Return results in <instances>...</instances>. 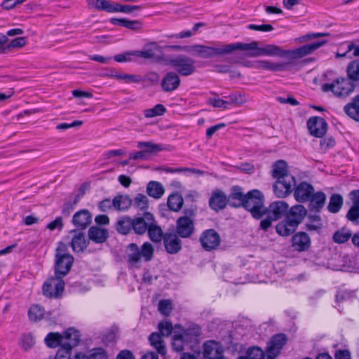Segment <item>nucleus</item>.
Wrapping results in <instances>:
<instances>
[{
  "instance_id": "1",
  "label": "nucleus",
  "mask_w": 359,
  "mask_h": 359,
  "mask_svg": "<svg viewBox=\"0 0 359 359\" xmlns=\"http://www.w3.org/2000/svg\"><path fill=\"white\" fill-rule=\"evenodd\" d=\"M257 41H252L249 43H236L222 45L219 47L206 46L203 45H194L188 46L187 52L194 53L202 58H211L224 54L231 53L236 50H249L248 55L251 57L259 56H280L289 57H298L304 53V48L295 51H283L274 44H266L259 46Z\"/></svg>"
},
{
  "instance_id": "2",
  "label": "nucleus",
  "mask_w": 359,
  "mask_h": 359,
  "mask_svg": "<svg viewBox=\"0 0 359 359\" xmlns=\"http://www.w3.org/2000/svg\"><path fill=\"white\" fill-rule=\"evenodd\" d=\"M272 176L276 179L273 186L275 195L278 198H285L292 193L296 180L287 170L285 161L279 160L273 165Z\"/></svg>"
},
{
  "instance_id": "3",
  "label": "nucleus",
  "mask_w": 359,
  "mask_h": 359,
  "mask_svg": "<svg viewBox=\"0 0 359 359\" xmlns=\"http://www.w3.org/2000/svg\"><path fill=\"white\" fill-rule=\"evenodd\" d=\"M327 41L326 40H323L320 41H317V42H314L313 43L302 46H301L298 48L294 49V50H283L280 46H277L278 48H280L283 51H290L291 52V51H295L300 48H304V53L302 54V56H299L298 57H280V56L274 55L273 57H281V58L287 59L288 61L285 62H273L271 60H258V61L255 62L254 67L258 69L270 70L272 72L284 71L287 69V67L289 65L292 63L293 60L302 58L308 55L311 54L316 50H317L320 47H321L323 45H325V43H327Z\"/></svg>"
},
{
  "instance_id": "4",
  "label": "nucleus",
  "mask_w": 359,
  "mask_h": 359,
  "mask_svg": "<svg viewBox=\"0 0 359 359\" xmlns=\"http://www.w3.org/2000/svg\"><path fill=\"white\" fill-rule=\"evenodd\" d=\"M154 248L153 245L145 242L140 247L136 243H130L126 248L125 259L131 267H139L141 261L148 262L154 257Z\"/></svg>"
},
{
  "instance_id": "5",
  "label": "nucleus",
  "mask_w": 359,
  "mask_h": 359,
  "mask_svg": "<svg viewBox=\"0 0 359 359\" xmlns=\"http://www.w3.org/2000/svg\"><path fill=\"white\" fill-rule=\"evenodd\" d=\"M158 60L163 65L171 66L176 73L183 76H190L196 72L195 60L184 55L161 56Z\"/></svg>"
},
{
  "instance_id": "6",
  "label": "nucleus",
  "mask_w": 359,
  "mask_h": 359,
  "mask_svg": "<svg viewBox=\"0 0 359 359\" xmlns=\"http://www.w3.org/2000/svg\"><path fill=\"white\" fill-rule=\"evenodd\" d=\"M243 207L249 211L255 219H259L266 215L264 197L257 189L251 190L246 194Z\"/></svg>"
},
{
  "instance_id": "7",
  "label": "nucleus",
  "mask_w": 359,
  "mask_h": 359,
  "mask_svg": "<svg viewBox=\"0 0 359 359\" xmlns=\"http://www.w3.org/2000/svg\"><path fill=\"white\" fill-rule=\"evenodd\" d=\"M67 244L60 242L55 252V274L65 276L70 271L74 259L69 252Z\"/></svg>"
},
{
  "instance_id": "8",
  "label": "nucleus",
  "mask_w": 359,
  "mask_h": 359,
  "mask_svg": "<svg viewBox=\"0 0 359 359\" xmlns=\"http://www.w3.org/2000/svg\"><path fill=\"white\" fill-rule=\"evenodd\" d=\"M354 83L347 77H339L332 83L322 85L321 90L325 92H332L337 97H346L354 90Z\"/></svg>"
},
{
  "instance_id": "9",
  "label": "nucleus",
  "mask_w": 359,
  "mask_h": 359,
  "mask_svg": "<svg viewBox=\"0 0 359 359\" xmlns=\"http://www.w3.org/2000/svg\"><path fill=\"white\" fill-rule=\"evenodd\" d=\"M74 335L80 336L79 332L74 328H69L63 334L57 332H50L45 338L46 345L50 348L62 347L69 344Z\"/></svg>"
},
{
  "instance_id": "10",
  "label": "nucleus",
  "mask_w": 359,
  "mask_h": 359,
  "mask_svg": "<svg viewBox=\"0 0 359 359\" xmlns=\"http://www.w3.org/2000/svg\"><path fill=\"white\" fill-rule=\"evenodd\" d=\"M64 277L55 274V276L48 279L43 285V294L50 298L61 297L65 288Z\"/></svg>"
},
{
  "instance_id": "11",
  "label": "nucleus",
  "mask_w": 359,
  "mask_h": 359,
  "mask_svg": "<svg viewBox=\"0 0 359 359\" xmlns=\"http://www.w3.org/2000/svg\"><path fill=\"white\" fill-rule=\"evenodd\" d=\"M186 216L180 217L176 222V234L180 238H190L194 233L195 226L192 219L187 215H194V212L191 210L184 211Z\"/></svg>"
},
{
  "instance_id": "12",
  "label": "nucleus",
  "mask_w": 359,
  "mask_h": 359,
  "mask_svg": "<svg viewBox=\"0 0 359 359\" xmlns=\"http://www.w3.org/2000/svg\"><path fill=\"white\" fill-rule=\"evenodd\" d=\"M199 241L203 249L210 252L217 250L219 247L221 237L215 229H209L201 233Z\"/></svg>"
},
{
  "instance_id": "13",
  "label": "nucleus",
  "mask_w": 359,
  "mask_h": 359,
  "mask_svg": "<svg viewBox=\"0 0 359 359\" xmlns=\"http://www.w3.org/2000/svg\"><path fill=\"white\" fill-rule=\"evenodd\" d=\"M307 127L311 135L316 137H322L327 130L325 120L319 116L310 118L307 121Z\"/></svg>"
},
{
  "instance_id": "14",
  "label": "nucleus",
  "mask_w": 359,
  "mask_h": 359,
  "mask_svg": "<svg viewBox=\"0 0 359 359\" xmlns=\"http://www.w3.org/2000/svg\"><path fill=\"white\" fill-rule=\"evenodd\" d=\"M311 238L305 232H297L292 237L291 245L295 251L299 252L307 251L311 248Z\"/></svg>"
},
{
  "instance_id": "15",
  "label": "nucleus",
  "mask_w": 359,
  "mask_h": 359,
  "mask_svg": "<svg viewBox=\"0 0 359 359\" xmlns=\"http://www.w3.org/2000/svg\"><path fill=\"white\" fill-rule=\"evenodd\" d=\"M294 190V197L297 201L305 203L309 201L311 196L314 192L313 187L306 182L299 184Z\"/></svg>"
},
{
  "instance_id": "16",
  "label": "nucleus",
  "mask_w": 359,
  "mask_h": 359,
  "mask_svg": "<svg viewBox=\"0 0 359 359\" xmlns=\"http://www.w3.org/2000/svg\"><path fill=\"white\" fill-rule=\"evenodd\" d=\"M180 82L181 80L177 73L169 72L163 77L161 86L164 92L170 93L178 88Z\"/></svg>"
},
{
  "instance_id": "17",
  "label": "nucleus",
  "mask_w": 359,
  "mask_h": 359,
  "mask_svg": "<svg viewBox=\"0 0 359 359\" xmlns=\"http://www.w3.org/2000/svg\"><path fill=\"white\" fill-rule=\"evenodd\" d=\"M287 341V337L284 334H277L274 335L269 343L266 349V354L272 357H276L280 352Z\"/></svg>"
},
{
  "instance_id": "18",
  "label": "nucleus",
  "mask_w": 359,
  "mask_h": 359,
  "mask_svg": "<svg viewBox=\"0 0 359 359\" xmlns=\"http://www.w3.org/2000/svg\"><path fill=\"white\" fill-rule=\"evenodd\" d=\"M144 215L146 219L149 221L147 229L149 238L154 243H160L164 237L161 228L156 224L154 215L151 213L146 212Z\"/></svg>"
},
{
  "instance_id": "19",
  "label": "nucleus",
  "mask_w": 359,
  "mask_h": 359,
  "mask_svg": "<svg viewBox=\"0 0 359 359\" xmlns=\"http://www.w3.org/2000/svg\"><path fill=\"white\" fill-rule=\"evenodd\" d=\"M227 203H229L228 196L220 189L213 191L209 199L210 208L216 212L224 209Z\"/></svg>"
},
{
  "instance_id": "20",
  "label": "nucleus",
  "mask_w": 359,
  "mask_h": 359,
  "mask_svg": "<svg viewBox=\"0 0 359 359\" xmlns=\"http://www.w3.org/2000/svg\"><path fill=\"white\" fill-rule=\"evenodd\" d=\"M288 208L287 203L285 201H275L266 208V215H270L273 220H277L287 212Z\"/></svg>"
},
{
  "instance_id": "21",
  "label": "nucleus",
  "mask_w": 359,
  "mask_h": 359,
  "mask_svg": "<svg viewBox=\"0 0 359 359\" xmlns=\"http://www.w3.org/2000/svg\"><path fill=\"white\" fill-rule=\"evenodd\" d=\"M307 214V210L302 205H295L288 211L286 219L296 227L303 221Z\"/></svg>"
},
{
  "instance_id": "22",
  "label": "nucleus",
  "mask_w": 359,
  "mask_h": 359,
  "mask_svg": "<svg viewBox=\"0 0 359 359\" xmlns=\"http://www.w3.org/2000/svg\"><path fill=\"white\" fill-rule=\"evenodd\" d=\"M224 353L222 346L215 341H208L203 345V357L207 359H218Z\"/></svg>"
},
{
  "instance_id": "23",
  "label": "nucleus",
  "mask_w": 359,
  "mask_h": 359,
  "mask_svg": "<svg viewBox=\"0 0 359 359\" xmlns=\"http://www.w3.org/2000/svg\"><path fill=\"white\" fill-rule=\"evenodd\" d=\"M176 233H166L163 237L165 249L169 254H177L182 249V241Z\"/></svg>"
},
{
  "instance_id": "24",
  "label": "nucleus",
  "mask_w": 359,
  "mask_h": 359,
  "mask_svg": "<svg viewBox=\"0 0 359 359\" xmlns=\"http://www.w3.org/2000/svg\"><path fill=\"white\" fill-rule=\"evenodd\" d=\"M92 222V215L86 209L76 212L72 218L73 224L78 229H86Z\"/></svg>"
},
{
  "instance_id": "25",
  "label": "nucleus",
  "mask_w": 359,
  "mask_h": 359,
  "mask_svg": "<svg viewBox=\"0 0 359 359\" xmlns=\"http://www.w3.org/2000/svg\"><path fill=\"white\" fill-rule=\"evenodd\" d=\"M70 233L73 234L71 247L74 252H83L87 247V242L85 233L77 230H72Z\"/></svg>"
},
{
  "instance_id": "26",
  "label": "nucleus",
  "mask_w": 359,
  "mask_h": 359,
  "mask_svg": "<svg viewBox=\"0 0 359 359\" xmlns=\"http://www.w3.org/2000/svg\"><path fill=\"white\" fill-rule=\"evenodd\" d=\"M246 194L243 192L242 188L238 186L233 187L228 196L229 204L233 208L243 207Z\"/></svg>"
},
{
  "instance_id": "27",
  "label": "nucleus",
  "mask_w": 359,
  "mask_h": 359,
  "mask_svg": "<svg viewBox=\"0 0 359 359\" xmlns=\"http://www.w3.org/2000/svg\"><path fill=\"white\" fill-rule=\"evenodd\" d=\"M88 236L90 241L95 243H103L109 237V233L107 229L91 226L88 230Z\"/></svg>"
},
{
  "instance_id": "28",
  "label": "nucleus",
  "mask_w": 359,
  "mask_h": 359,
  "mask_svg": "<svg viewBox=\"0 0 359 359\" xmlns=\"http://www.w3.org/2000/svg\"><path fill=\"white\" fill-rule=\"evenodd\" d=\"M69 344L60 347L54 359H71L70 353L72 348L76 346L80 341V336L74 335Z\"/></svg>"
},
{
  "instance_id": "29",
  "label": "nucleus",
  "mask_w": 359,
  "mask_h": 359,
  "mask_svg": "<svg viewBox=\"0 0 359 359\" xmlns=\"http://www.w3.org/2000/svg\"><path fill=\"white\" fill-rule=\"evenodd\" d=\"M149 341L152 347H154L161 356H165L167 353L166 346L162 336L157 332L151 333L149 337Z\"/></svg>"
},
{
  "instance_id": "30",
  "label": "nucleus",
  "mask_w": 359,
  "mask_h": 359,
  "mask_svg": "<svg viewBox=\"0 0 359 359\" xmlns=\"http://www.w3.org/2000/svg\"><path fill=\"white\" fill-rule=\"evenodd\" d=\"M351 194L353 196V205L346 214V218L355 222L359 218V190H353Z\"/></svg>"
},
{
  "instance_id": "31",
  "label": "nucleus",
  "mask_w": 359,
  "mask_h": 359,
  "mask_svg": "<svg viewBox=\"0 0 359 359\" xmlns=\"http://www.w3.org/2000/svg\"><path fill=\"white\" fill-rule=\"evenodd\" d=\"M201 334V330L198 326H194L184 330L180 334L182 337L187 347H191V344L197 340Z\"/></svg>"
},
{
  "instance_id": "32",
  "label": "nucleus",
  "mask_w": 359,
  "mask_h": 359,
  "mask_svg": "<svg viewBox=\"0 0 359 359\" xmlns=\"http://www.w3.org/2000/svg\"><path fill=\"white\" fill-rule=\"evenodd\" d=\"M326 201V195L322 191L312 194L309 199L311 210L319 212L324 206Z\"/></svg>"
},
{
  "instance_id": "33",
  "label": "nucleus",
  "mask_w": 359,
  "mask_h": 359,
  "mask_svg": "<svg viewBox=\"0 0 359 359\" xmlns=\"http://www.w3.org/2000/svg\"><path fill=\"white\" fill-rule=\"evenodd\" d=\"M344 110L349 117L359 121V95L354 97L351 102L346 104Z\"/></svg>"
},
{
  "instance_id": "34",
  "label": "nucleus",
  "mask_w": 359,
  "mask_h": 359,
  "mask_svg": "<svg viewBox=\"0 0 359 359\" xmlns=\"http://www.w3.org/2000/svg\"><path fill=\"white\" fill-rule=\"evenodd\" d=\"M165 192L163 185L156 181H150L147 186V194L155 198L158 199L162 197Z\"/></svg>"
},
{
  "instance_id": "35",
  "label": "nucleus",
  "mask_w": 359,
  "mask_h": 359,
  "mask_svg": "<svg viewBox=\"0 0 359 359\" xmlns=\"http://www.w3.org/2000/svg\"><path fill=\"white\" fill-rule=\"evenodd\" d=\"M88 5L90 8H95L98 11H104L108 13H112L114 10V2L109 0H87Z\"/></svg>"
},
{
  "instance_id": "36",
  "label": "nucleus",
  "mask_w": 359,
  "mask_h": 359,
  "mask_svg": "<svg viewBox=\"0 0 359 359\" xmlns=\"http://www.w3.org/2000/svg\"><path fill=\"white\" fill-rule=\"evenodd\" d=\"M114 210L118 211L127 210L133 203V200L128 195H117L114 198Z\"/></svg>"
},
{
  "instance_id": "37",
  "label": "nucleus",
  "mask_w": 359,
  "mask_h": 359,
  "mask_svg": "<svg viewBox=\"0 0 359 359\" xmlns=\"http://www.w3.org/2000/svg\"><path fill=\"white\" fill-rule=\"evenodd\" d=\"M132 229L134 232L139 235H142L147 231L149 221H147L144 215V217H136L132 219Z\"/></svg>"
},
{
  "instance_id": "38",
  "label": "nucleus",
  "mask_w": 359,
  "mask_h": 359,
  "mask_svg": "<svg viewBox=\"0 0 359 359\" xmlns=\"http://www.w3.org/2000/svg\"><path fill=\"white\" fill-rule=\"evenodd\" d=\"M347 77L353 83H359V59L351 61L346 67Z\"/></svg>"
},
{
  "instance_id": "39",
  "label": "nucleus",
  "mask_w": 359,
  "mask_h": 359,
  "mask_svg": "<svg viewBox=\"0 0 359 359\" xmlns=\"http://www.w3.org/2000/svg\"><path fill=\"white\" fill-rule=\"evenodd\" d=\"M297 227L285 218L283 221L278 223L276 226V232L282 236H288L296 230Z\"/></svg>"
},
{
  "instance_id": "40",
  "label": "nucleus",
  "mask_w": 359,
  "mask_h": 359,
  "mask_svg": "<svg viewBox=\"0 0 359 359\" xmlns=\"http://www.w3.org/2000/svg\"><path fill=\"white\" fill-rule=\"evenodd\" d=\"M132 205L139 210L148 212L149 201L147 196L143 194H137L133 201Z\"/></svg>"
},
{
  "instance_id": "41",
  "label": "nucleus",
  "mask_w": 359,
  "mask_h": 359,
  "mask_svg": "<svg viewBox=\"0 0 359 359\" xmlns=\"http://www.w3.org/2000/svg\"><path fill=\"white\" fill-rule=\"evenodd\" d=\"M158 49V46L153 43L148 46L147 48L144 50H134L135 51V57H142L144 59H154L156 58L158 61V57H156L155 50Z\"/></svg>"
},
{
  "instance_id": "42",
  "label": "nucleus",
  "mask_w": 359,
  "mask_h": 359,
  "mask_svg": "<svg viewBox=\"0 0 359 359\" xmlns=\"http://www.w3.org/2000/svg\"><path fill=\"white\" fill-rule=\"evenodd\" d=\"M183 203L182 196L177 193L170 195L167 202L169 209L175 212H177L182 208Z\"/></svg>"
},
{
  "instance_id": "43",
  "label": "nucleus",
  "mask_w": 359,
  "mask_h": 359,
  "mask_svg": "<svg viewBox=\"0 0 359 359\" xmlns=\"http://www.w3.org/2000/svg\"><path fill=\"white\" fill-rule=\"evenodd\" d=\"M132 218L123 217L118 219L116 223V230L121 234H128L132 230Z\"/></svg>"
},
{
  "instance_id": "44",
  "label": "nucleus",
  "mask_w": 359,
  "mask_h": 359,
  "mask_svg": "<svg viewBox=\"0 0 359 359\" xmlns=\"http://www.w3.org/2000/svg\"><path fill=\"white\" fill-rule=\"evenodd\" d=\"M139 149H141L144 151L145 154L150 153L154 154L158 151L165 149V147L162 144H154L151 142H139L137 146Z\"/></svg>"
},
{
  "instance_id": "45",
  "label": "nucleus",
  "mask_w": 359,
  "mask_h": 359,
  "mask_svg": "<svg viewBox=\"0 0 359 359\" xmlns=\"http://www.w3.org/2000/svg\"><path fill=\"white\" fill-rule=\"evenodd\" d=\"M343 205V198L339 194H334L330 198V202L327 205L329 212L332 213L338 212Z\"/></svg>"
},
{
  "instance_id": "46",
  "label": "nucleus",
  "mask_w": 359,
  "mask_h": 359,
  "mask_svg": "<svg viewBox=\"0 0 359 359\" xmlns=\"http://www.w3.org/2000/svg\"><path fill=\"white\" fill-rule=\"evenodd\" d=\"M44 309L37 304L32 306L28 311L29 320L34 322L41 320L44 316Z\"/></svg>"
},
{
  "instance_id": "47",
  "label": "nucleus",
  "mask_w": 359,
  "mask_h": 359,
  "mask_svg": "<svg viewBox=\"0 0 359 359\" xmlns=\"http://www.w3.org/2000/svg\"><path fill=\"white\" fill-rule=\"evenodd\" d=\"M351 235L352 233L350 230L342 228L333 234L332 239L337 243H344L350 239Z\"/></svg>"
},
{
  "instance_id": "48",
  "label": "nucleus",
  "mask_w": 359,
  "mask_h": 359,
  "mask_svg": "<svg viewBox=\"0 0 359 359\" xmlns=\"http://www.w3.org/2000/svg\"><path fill=\"white\" fill-rule=\"evenodd\" d=\"M165 107L161 104H158L153 108L145 109L144 111V115L146 118H153L162 116L165 114Z\"/></svg>"
},
{
  "instance_id": "49",
  "label": "nucleus",
  "mask_w": 359,
  "mask_h": 359,
  "mask_svg": "<svg viewBox=\"0 0 359 359\" xmlns=\"http://www.w3.org/2000/svg\"><path fill=\"white\" fill-rule=\"evenodd\" d=\"M203 26H204L203 23L198 22V23L195 24V25L193 27L192 31H190V30L184 31L180 33H178V34L168 35L167 37L175 38V39L189 38V37L193 36L194 34H195V33L198 31V29Z\"/></svg>"
},
{
  "instance_id": "50",
  "label": "nucleus",
  "mask_w": 359,
  "mask_h": 359,
  "mask_svg": "<svg viewBox=\"0 0 359 359\" xmlns=\"http://www.w3.org/2000/svg\"><path fill=\"white\" fill-rule=\"evenodd\" d=\"M214 97H210L208 100V103L215 108H222L223 109H227L229 108L230 102L222 100L218 97L217 95L214 94Z\"/></svg>"
},
{
  "instance_id": "51",
  "label": "nucleus",
  "mask_w": 359,
  "mask_h": 359,
  "mask_svg": "<svg viewBox=\"0 0 359 359\" xmlns=\"http://www.w3.org/2000/svg\"><path fill=\"white\" fill-rule=\"evenodd\" d=\"M114 10L112 11V13H129L133 12V11L140 10L142 8L140 6H131V5H121L118 3L114 2L113 8Z\"/></svg>"
},
{
  "instance_id": "52",
  "label": "nucleus",
  "mask_w": 359,
  "mask_h": 359,
  "mask_svg": "<svg viewBox=\"0 0 359 359\" xmlns=\"http://www.w3.org/2000/svg\"><path fill=\"white\" fill-rule=\"evenodd\" d=\"M248 359H264L266 355L259 347L250 348L247 351V355L243 356Z\"/></svg>"
},
{
  "instance_id": "53",
  "label": "nucleus",
  "mask_w": 359,
  "mask_h": 359,
  "mask_svg": "<svg viewBox=\"0 0 359 359\" xmlns=\"http://www.w3.org/2000/svg\"><path fill=\"white\" fill-rule=\"evenodd\" d=\"M158 309L162 315L168 316L172 310V301L170 299L161 300L158 302Z\"/></svg>"
},
{
  "instance_id": "54",
  "label": "nucleus",
  "mask_w": 359,
  "mask_h": 359,
  "mask_svg": "<svg viewBox=\"0 0 359 359\" xmlns=\"http://www.w3.org/2000/svg\"><path fill=\"white\" fill-rule=\"evenodd\" d=\"M227 97L229 99L228 101L230 102V105L235 104L239 106L248 101L245 95L241 93H231Z\"/></svg>"
},
{
  "instance_id": "55",
  "label": "nucleus",
  "mask_w": 359,
  "mask_h": 359,
  "mask_svg": "<svg viewBox=\"0 0 359 359\" xmlns=\"http://www.w3.org/2000/svg\"><path fill=\"white\" fill-rule=\"evenodd\" d=\"M117 80L123 81L125 83H140L143 81L141 76L137 74H128L121 73L120 76H117Z\"/></svg>"
},
{
  "instance_id": "56",
  "label": "nucleus",
  "mask_w": 359,
  "mask_h": 359,
  "mask_svg": "<svg viewBox=\"0 0 359 359\" xmlns=\"http://www.w3.org/2000/svg\"><path fill=\"white\" fill-rule=\"evenodd\" d=\"M172 346L173 349L177 352L182 351L184 350L185 347H187L180 334H175L172 337Z\"/></svg>"
},
{
  "instance_id": "57",
  "label": "nucleus",
  "mask_w": 359,
  "mask_h": 359,
  "mask_svg": "<svg viewBox=\"0 0 359 359\" xmlns=\"http://www.w3.org/2000/svg\"><path fill=\"white\" fill-rule=\"evenodd\" d=\"M35 344V339L34 336L30 334H24L22 337V346L25 351L30 349Z\"/></svg>"
},
{
  "instance_id": "58",
  "label": "nucleus",
  "mask_w": 359,
  "mask_h": 359,
  "mask_svg": "<svg viewBox=\"0 0 359 359\" xmlns=\"http://www.w3.org/2000/svg\"><path fill=\"white\" fill-rule=\"evenodd\" d=\"M88 359H108L107 352L102 348H94L87 355Z\"/></svg>"
},
{
  "instance_id": "59",
  "label": "nucleus",
  "mask_w": 359,
  "mask_h": 359,
  "mask_svg": "<svg viewBox=\"0 0 359 359\" xmlns=\"http://www.w3.org/2000/svg\"><path fill=\"white\" fill-rule=\"evenodd\" d=\"M160 334L164 337H168L172 331V325L170 322L164 321L158 324Z\"/></svg>"
},
{
  "instance_id": "60",
  "label": "nucleus",
  "mask_w": 359,
  "mask_h": 359,
  "mask_svg": "<svg viewBox=\"0 0 359 359\" xmlns=\"http://www.w3.org/2000/svg\"><path fill=\"white\" fill-rule=\"evenodd\" d=\"M135 57V51H128L122 54L116 55L114 59L117 62H126L133 61L132 57Z\"/></svg>"
},
{
  "instance_id": "61",
  "label": "nucleus",
  "mask_w": 359,
  "mask_h": 359,
  "mask_svg": "<svg viewBox=\"0 0 359 359\" xmlns=\"http://www.w3.org/2000/svg\"><path fill=\"white\" fill-rule=\"evenodd\" d=\"M99 208L102 212H107L110 210L114 209V200L106 198L102 200L99 203Z\"/></svg>"
},
{
  "instance_id": "62",
  "label": "nucleus",
  "mask_w": 359,
  "mask_h": 359,
  "mask_svg": "<svg viewBox=\"0 0 359 359\" xmlns=\"http://www.w3.org/2000/svg\"><path fill=\"white\" fill-rule=\"evenodd\" d=\"M27 38L25 37H17L9 43L8 45V48H20L27 44Z\"/></svg>"
},
{
  "instance_id": "63",
  "label": "nucleus",
  "mask_w": 359,
  "mask_h": 359,
  "mask_svg": "<svg viewBox=\"0 0 359 359\" xmlns=\"http://www.w3.org/2000/svg\"><path fill=\"white\" fill-rule=\"evenodd\" d=\"M248 28L249 29L259 31V32H271V31L273 30V26L271 25H268V24L260 25L250 24V25H248Z\"/></svg>"
},
{
  "instance_id": "64",
  "label": "nucleus",
  "mask_w": 359,
  "mask_h": 359,
  "mask_svg": "<svg viewBox=\"0 0 359 359\" xmlns=\"http://www.w3.org/2000/svg\"><path fill=\"white\" fill-rule=\"evenodd\" d=\"M334 140L332 137H330L320 140V147L321 150L326 151L327 149L334 147Z\"/></svg>"
}]
</instances>
